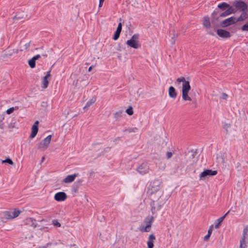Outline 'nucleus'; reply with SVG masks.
<instances>
[{
  "label": "nucleus",
  "instance_id": "f257e3e1",
  "mask_svg": "<svg viewBox=\"0 0 248 248\" xmlns=\"http://www.w3.org/2000/svg\"><path fill=\"white\" fill-rule=\"evenodd\" d=\"M158 197L153 196L151 198L152 202L151 203V212L153 215L156 216L157 213L159 211L163 205L165 203V200L160 196V193H158Z\"/></svg>",
  "mask_w": 248,
  "mask_h": 248
},
{
  "label": "nucleus",
  "instance_id": "f03ea898",
  "mask_svg": "<svg viewBox=\"0 0 248 248\" xmlns=\"http://www.w3.org/2000/svg\"><path fill=\"white\" fill-rule=\"evenodd\" d=\"M176 82L180 83H183L182 85V99L184 101H191V98L188 95V93L190 90L191 87L189 82L186 81L183 77L177 78Z\"/></svg>",
  "mask_w": 248,
  "mask_h": 248
},
{
  "label": "nucleus",
  "instance_id": "7ed1b4c3",
  "mask_svg": "<svg viewBox=\"0 0 248 248\" xmlns=\"http://www.w3.org/2000/svg\"><path fill=\"white\" fill-rule=\"evenodd\" d=\"M160 184L161 182L158 180H155L151 183L148 188L147 191V193L150 195L151 198H152L153 196L158 197V193H160V196H161V192L159 191Z\"/></svg>",
  "mask_w": 248,
  "mask_h": 248
},
{
  "label": "nucleus",
  "instance_id": "20e7f679",
  "mask_svg": "<svg viewBox=\"0 0 248 248\" xmlns=\"http://www.w3.org/2000/svg\"><path fill=\"white\" fill-rule=\"evenodd\" d=\"M139 35L138 34H134L130 39L128 40L126 44L130 47L135 49H138L140 47V45L139 43Z\"/></svg>",
  "mask_w": 248,
  "mask_h": 248
},
{
  "label": "nucleus",
  "instance_id": "39448f33",
  "mask_svg": "<svg viewBox=\"0 0 248 248\" xmlns=\"http://www.w3.org/2000/svg\"><path fill=\"white\" fill-rule=\"evenodd\" d=\"M154 220V215L151 217H147L143 221L144 223L146 224V226L141 228L140 231L142 232H149L151 231V228Z\"/></svg>",
  "mask_w": 248,
  "mask_h": 248
},
{
  "label": "nucleus",
  "instance_id": "423d86ee",
  "mask_svg": "<svg viewBox=\"0 0 248 248\" xmlns=\"http://www.w3.org/2000/svg\"><path fill=\"white\" fill-rule=\"evenodd\" d=\"M20 211L16 209H11L9 211H5L3 213V218L6 219H12L17 217Z\"/></svg>",
  "mask_w": 248,
  "mask_h": 248
},
{
  "label": "nucleus",
  "instance_id": "0eeeda50",
  "mask_svg": "<svg viewBox=\"0 0 248 248\" xmlns=\"http://www.w3.org/2000/svg\"><path fill=\"white\" fill-rule=\"evenodd\" d=\"M248 242V225L246 226L243 230V235L240 241L239 248H247V243Z\"/></svg>",
  "mask_w": 248,
  "mask_h": 248
},
{
  "label": "nucleus",
  "instance_id": "6e6552de",
  "mask_svg": "<svg viewBox=\"0 0 248 248\" xmlns=\"http://www.w3.org/2000/svg\"><path fill=\"white\" fill-rule=\"evenodd\" d=\"M149 166L147 162H143L137 168V171L140 174L143 175L149 172Z\"/></svg>",
  "mask_w": 248,
  "mask_h": 248
},
{
  "label": "nucleus",
  "instance_id": "1a4fd4ad",
  "mask_svg": "<svg viewBox=\"0 0 248 248\" xmlns=\"http://www.w3.org/2000/svg\"><path fill=\"white\" fill-rule=\"evenodd\" d=\"M217 170H206L202 172L200 175V180H204L209 176H214L217 174Z\"/></svg>",
  "mask_w": 248,
  "mask_h": 248
},
{
  "label": "nucleus",
  "instance_id": "9d476101",
  "mask_svg": "<svg viewBox=\"0 0 248 248\" xmlns=\"http://www.w3.org/2000/svg\"><path fill=\"white\" fill-rule=\"evenodd\" d=\"M234 6L237 10L242 12H245L248 9V5L245 2L242 0L236 1L234 2Z\"/></svg>",
  "mask_w": 248,
  "mask_h": 248
},
{
  "label": "nucleus",
  "instance_id": "9b49d317",
  "mask_svg": "<svg viewBox=\"0 0 248 248\" xmlns=\"http://www.w3.org/2000/svg\"><path fill=\"white\" fill-rule=\"evenodd\" d=\"M236 23H237L236 18L234 16H232L222 21L221 23V26L223 28H225L229 26L234 24Z\"/></svg>",
  "mask_w": 248,
  "mask_h": 248
},
{
  "label": "nucleus",
  "instance_id": "f8f14e48",
  "mask_svg": "<svg viewBox=\"0 0 248 248\" xmlns=\"http://www.w3.org/2000/svg\"><path fill=\"white\" fill-rule=\"evenodd\" d=\"M52 136L51 135H48L47 137H46L43 141L42 142L39 143L38 145V149H46L48 146L49 145L51 140Z\"/></svg>",
  "mask_w": 248,
  "mask_h": 248
},
{
  "label": "nucleus",
  "instance_id": "ddd939ff",
  "mask_svg": "<svg viewBox=\"0 0 248 248\" xmlns=\"http://www.w3.org/2000/svg\"><path fill=\"white\" fill-rule=\"evenodd\" d=\"M217 32L219 37L223 38H228L231 37L230 32L223 29H218Z\"/></svg>",
  "mask_w": 248,
  "mask_h": 248
},
{
  "label": "nucleus",
  "instance_id": "4468645a",
  "mask_svg": "<svg viewBox=\"0 0 248 248\" xmlns=\"http://www.w3.org/2000/svg\"><path fill=\"white\" fill-rule=\"evenodd\" d=\"M66 198V194L64 192H58L54 196L55 200L58 202L64 201Z\"/></svg>",
  "mask_w": 248,
  "mask_h": 248
},
{
  "label": "nucleus",
  "instance_id": "2eb2a0df",
  "mask_svg": "<svg viewBox=\"0 0 248 248\" xmlns=\"http://www.w3.org/2000/svg\"><path fill=\"white\" fill-rule=\"evenodd\" d=\"M38 124L39 122L38 121H36V122H35L33 125H32L31 127V132L30 135V138L31 139H33L37 135L38 131Z\"/></svg>",
  "mask_w": 248,
  "mask_h": 248
},
{
  "label": "nucleus",
  "instance_id": "dca6fc26",
  "mask_svg": "<svg viewBox=\"0 0 248 248\" xmlns=\"http://www.w3.org/2000/svg\"><path fill=\"white\" fill-rule=\"evenodd\" d=\"M223 11V12L219 14L220 17H226L231 14H234L235 13L236 10L233 7H230L229 9Z\"/></svg>",
  "mask_w": 248,
  "mask_h": 248
},
{
  "label": "nucleus",
  "instance_id": "f3484780",
  "mask_svg": "<svg viewBox=\"0 0 248 248\" xmlns=\"http://www.w3.org/2000/svg\"><path fill=\"white\" fill-rule=\"evenodd\" d=\"M25 224L35 228L36 227L37 224L36 220L33 218H28L25 220Z\"/></svg>",
  "mask_w": 248,
  "mask_h": 248
},
{
  "label": "nucleus",
  "instance_id": "a211bd4d",
  "mask_svg": "<svg viewBox=\"0 0 248 248\" xmlns=\"http://www.w3.org/2000/svg\"><path fill=\"white\" fill-rule=\"evenodd\" d=\"M155 239V237L154 234H151L148 237V240L147 242L148 248H153L154 245V242Z\"/></svg>",
  "mask_w": 248,
  "mask_h": 248
},
{
  "label": "nucleus",
  "instance_id": "6ab92c4d",
  "mask_svg": "<svg viewBox=\"0 0 248 248\" xmlns=\"http://www.w3.org/2000/svg\"><path fill=\"white\" fill-rule=\"evenodd\" d=\"M78 174L75 173L72 175H67L63 180V182L65 183H70L73 182L76 178V177L78 176Z\"/></svg>",
  "mask_w": 248,
  "mask_h": 248
},
{
  "label": "nucleus",
  "instance_id": "aec40b11",
  "mask_svg": "<svg viewBox=\"0 0 248 248\" xmlns=\"http://www.w3.org/2000/svg\"><path fill=\"white\" fill-rule=\"evenodd\" d=\"M217 7L221 11H225L227 10V9H229L230 7H232L231 6L230 4H228L227 3L223 2L218 4L217 5Z\"/></svg>",
  "mask_w": 248,
  "mask_h": 248
},
{
  "label": "nucleus",
  "instance_id": "412c9836",
  "mask_svg": "<svg viewBox=\"0 0 248 248\" xmlns=\"http://www.w3.org/2000/svg\"><path fill=\"white\" fill-rule=\"evenodd\" d=\"M169 95L170 97L173 98V99H174L176 97L177 93L176 92L175 88L173 87L170 86L169 87Z\"/></svg>",
  "mask_w": 248,
  "mask_h": 248
},
{
  "label": "nucleus",
  "instance_id": "4be33fe9",
  "mask_svg": "<svg viewBox=\"0 0 248 248\" xmlns=\"http://www.w3.org/2000/svg\"><path fill=\"white\" fill-rule=\"evenodd\" d=\"M96 98L95 96L92 97V98L87 102L86 105L83 108V109H85L90 107L96 101Z\"/></svg>",
  "mask_w": 248,
  "mask_h": 248
},
{
  "label": "nucleus",
  "instance_id": "5701e85b",
  "mask_svg": "<svg viewBox=\"0 0 248 248\" xmlns=\"http://www.w3.org/2000/svg\"><path fill=\"white\" fill-rule=\"evenodd\" d=\"M203 25L207 29H208L210 27L211 23L209 17H205L204 18Z\"/></svg>",
  "mask_w": 248,
  "mask_h": 248
},
{
  "label": "nucleus",
  "instance_id": "b1692460",
  "mask_svg": "<svg viewBox=\"0 0 248 248\" xmlns=\"http://www.w3.org/2000/svg\"><path fill=\"white\" fill-rule=\"evenodd\" d=\"M248 18V15L245 12H243L242 14L240 15V16L237 18L236 19V21L237 22L243 21L246 18Z\"/></svg>",
  "mask_w": 248,
  "mask_h": 248
},
{
  "label": "nucleus",
  "instance_id": "393cba45",
  "mask_svg": "<svg viewBox=\"0 0 248 248\" xmlns=\"http://www.w3.org/2000/svg\"><path fill=\"white\" fill-rule=\"evenodd\" d=\"M48 78H47L46 77H44L43 79H42V89H46L47 86H48V83H49V81L47 79Z\"/></svg>",
  "mask_w": 248,
  "mask_h": 248
},
{
  "label": "nucleus",
  "instance_id": "a878e982",
  "mask_svg": "<svg viewBox=\"0 0 248 248\" xmlns=\"http://www.w3.org/2000/svg\"><path fill=\"white\" fill-rule=\"evenodd\" d=\"M123 111L119 110L114 113V117L116 120H118L122 116Z\"/></svg>",
  "mask_w": 248,
  "mask_h": 248
},
{
  "label": "nucleus",
  "instance_id": "bb28decb",
  "mask_svg": "<svg viewBox=\"0 0 248 248\" xmlns=\"http://www.w3.org/2000/svg\"><path fill=\"white\" fill-rule=\"evenodd\" d=\"M178 37V34L175 33V31L173 32V36L171 37L170 42L172 45H174L175 43L176 40Z\"/></svg>",
  "mask_w": 248,
  "mask_h": 248
},
{
  "label": "nucleus",
  "instance_id": "cd10ccee",
  "mask_svg": "<svg viewBox=\"0 0 248 248\" xmlns=\"http://www.w3.org/2000/svg\"><path fill=\"white\" fill-rule=\"evenodd\" d=\"M35 60L32 58L28 61L29 64L31 68H33L35 67Z\"/></svg>",
  "mask_w": 248,
  "mask_h": 248
},
{
  "label": "nucleus",
  "instance_id": "c85d7f7f",
  "mask_svg": "<svg viewBox=\"0 0 248 248\" xmlns=\"http://www.w3.org/2000/svg\"><path fill=\"white\" fill-rule=\"evenodd\" d=\"M211 16L213 19L215 20H218L219 16V14L217 11H215L211 15Z\"/></svg>",
  "mask_w": 248,
  "mask_h": 248
},
{
  "label": "nucleus",
  "instance_id": "c756f323",
  "mask_svg": "<svg viewBox=\"0 0 248 248\" xmlns=\"http://www.w3.org/2000/svg\"><path fill=\"white\" fill-rule=\"evenodd\" d=\"M224 219V217H221L220 218H218L217 219V223L215 224V228L217 229L219 227V225L220 223L223 221Z\"/></svg>",
  "mask_w": 248,
  "mask_h": 248
},
{
  "label": "nucleus",
  "instance_id": "7c9ffc66",
  "mask_svg": "<svg viewBox=\"0 0 248 248\" xmlns=\"http://www.w3.org/2000/svg\"><path fill=\"white\" fill-rule=\"evenodd\" d=\"M2 163H7L10 165H13L14 164V162L13 161L9 158H6V159L5 160H3L2 161Z\"/></svg>",
  "mask_w": 248,
  "mask_h": 248
},
{
  "label": "nucleus",
  "instance_id": "2f4dec72",
  "mask_svg": "<svg viewBox=\"0 0 248 248\" xmlns=\"http://www.w3.org/2000/svg\"><path fill=\"white\" fill-rule=\"evenodd\" d=\"M120 33H121L120 32L116 31L115 32V33L114 34L113 39L114 40H117L119 38Z\"/></svg>",
  "mask_w": 248,
  "mask_h": 248
},
{
  "label": "nucleus",
  "instance_id": "473e14b6",
  "mask_svg": "<svg viewBox=\"0 0 248 248\" xmlns=\"http://www.w3.org/2000/svg\"><path fill=\"white\" fill-rule=\"evenodd\" d=\"M126 112L129 115L133 114V108L132 107H129L126 110Z\"/></svg>",
  "mask_w": 248,
  "mask_h": 248
},
{
  "label": "nucleus",
  "instance_id": "72a5a7b5",
  "mask_svg": "<svg viewBox=\"0 0 248 248\" xmlns=\"http://www.w3.org/2000/svg\"><path fill=\"white\" fill-rule=\"evenodd\" d=\"M18 109V107H15V108L12 107V108H9V109H8L6 110V113L8 114H10L11 113H12L15 109Z\"/></svg>",
  "mask_w": 248,
  "mask_h": 248
},
{
  "label": "nucleus",
  "instance_id": "f704fd0d",
  "mask_svg": "<svg viewBox=\"0 0 248 248\" xmlns=\"http://www.w3.org/2000/svg\"><path fill=\"white\" fill-rule=\"evenodd\" d=\"M228 97V95L227 93H223L220 97V98L222 99L227 100Z\"/></svg>",
  "mask_w": 248,
  "mask_h": 248
},
{
  "label": "nucleus",
  "instance_id": "c9c22d12",
  "mask_svg": "<svg viewBox=\"0 0 248 248\" xmlns=\"http://www.w3.org/2000/svg\"><path fill=\"white\" fill-rule=\"evenodd\" d=\"M241 29L243 31H248V23H247L243 25Z\"/></svg>",
  "mask_w": 248,
  "mask_h": 248
},
{
  "label": "nucleus",
  "instance_id": "e433bc0d",
  "mask_svg": "<svg viewBox=\"0 0 248 248\" xmlns=\"http://www.w3.org/2000/svg\"><path fill=\"white\" fill-rule=\"evenodd\" d=\"M53 224L54 225V226H56L57 227H60L61 226V224L60 223H59L57 220H53Z\"/></svg>",
  "mask_w": 248,
  "mask_h": 248
},
{
  "label": "nucleus",
  "instance_id": "4c0bfd02",
  "mask_svg": "<svg viewBox=\"0 0 248 248\" xmlns=\"http://www.w3.org/2000/svg\"><path fill=\"white\" fill-rule=\"evenodd\" d=\"M172 153L170 152H167L166 153V157L167 159H170L172 157Z\"/></svg>",
  "mask_w": 248,
  "mask_h": 248
},
{
  "label": "nucleus",
  "instance_id": "58836bf2",
  "mask_svg": "<svg viewBox=\"0 0 248 248\" xmlns=\"http://www.w3.org/2000/svg\"><path fill=\"white\" fill-rule=\"evenodd\" d=\"M122 23L120 22L118 24L116 31L121 32L122 31Z\"/></svg>",
  "mask_w": 248,
  "mask_h": 248
},
{
  "label": "nucleus",
  "instance_id": "ea45409f",
  "mask_svg": "<svg viewBox=\"0 0 248 248\" xmlns=\"http://www.w3.org/2000/svg\"><path fill=\"white\" fill-rule=\"evenodd\" d=\"M35 61L41 58V55L39 54L36 55L32 57Z\"/></svg>",
  "mask_w": 248,
  "mask_h": 248
},
{
  "label": "nucleus",
  "instance_id": "a19ab883",
  "mask_svg": "<svg viewBox=\"0 0 248 248\" xmlns=\"http://www.w3.org/2000/svg\"><path fill=\"white\" fill-rule=\"evenodd\" d=\"M210 237V234H207V235H206L204 237V241H207L209 237Z\"/></svg>",
  "mask_w": 248,
  "mask_h": 248
},
{
  "label": "nucleus",
  "instance_id": "79ce46f5",
  "mask_svg": "<svg viewBox=\"0 0 248 248\" xmlns=\"http://www.w3.org/2000/svg\"><path fill=\"white\" fill-rule=\"evenodd\" d=\"M104 1V0H99V7H101L102 6Z\"/></svg>",
  "mask_w": 248,
  "mask_h": 248
},
{
  "label": "nucleus",
  "instance_id": "37998d69",
  "mask_svg": "<svg viewBox=\"0 0 248 248\" xmlns=\"http://www.w3.org/2000/svg\"><path fill=\"white\" fill-rule=\"evenodd\" d=\"M212 227L211 226L209 229L208 230V234H210V235H211V233H212Z\"/></svg>",
  "mask_w": 248,
  "mask_h": 248
},
{
  "label": "nucleus",
  "instance_id": "c03bdc74",
  "mask_svg": "<svg viewBox=\"0 0 248 248\" xmlns=\"http://www.w3.org/2000/svg\"><path fill=\"white\" fill-rule=\"evenodd\" d=\"M50 76V71H49L47 72L46 75L45 76V77H46L47 78H48Z\"/></svg>",
  "mask_w": 248,
  "mask_h": 248
},
{
  "label": "nucleus",
  "instance_id": "a18cd8bd",
  "mask_svg": "<svg viewBox=\"0 0 248 248\" xmlns=\"http://www.w3.org/2000/svg\"><path fill=\"white\" fill-rule=\"evenodd\" d=\"M30 46V44L29 43H26L25 45V47H24V49H26Z\"/></svg>",
  "mask_w": 248,
  "mask_h": 248
},
{
  "label": "nucleus",
  "instance_id": "49530a36",
  "mask_svg": "<svg viewBox=\"0 0 248 248\" xmlns=\"http://www.w3.org/2000/svg\"><path fill=\"white\" fill-rule=\"evenodd\" d=\"M208 33H209L210 34H211V35H214V32H213V31H208Z\"/></svg>",
  "mask_w": 248,
  "mask_h": 248
},
{
  "label": "nucleus",
  "instance_id": "de8ad7c7",
  "mask_svg": "<svg viewBox=\"0 0 248 248\" xmlns=\"http://www.w3.org/2000/svg\"><path fill=\"white\" fill-rule=\"evenodd\" d=\"M230 127V124H226L225 125V127L224 128H229Z\"/></svg>",
  "mask_w": 248,
  "mask_h": 248
},
{
  "label": "nucleus",
  "instance_id": "09e8293b",
  "mask_svg": "<svg viewBox=\"0 0 248 248\" xmlns=\"http://www.w3.org/2000/svg\"><path fill=\"white\" fill-rule=\"evenodd\" d=\"M93 66L92 65L91 66L89 69H88V71L90 72L92 70V69H93Z\"/></svg>",
  "mask_w": 248,
  "mask_h": 248
},
{
  "label": "nucleus",
  "instance_id": "8fccbe9b",
  "mask_svg": "<svg viewBox=\"0 0 248 248\" xmlns=\"http://www.w3.org/2000/svg\"><path fill=\"white\" fill-rule=\"evenodd\" d=\"M229 212H230V211L227 212L223 217H224V218H225L226 217V216H227V215L229 213Z\"/></svg>",
  "mask_w": 248,
  "mask_h": 248
},
{
  "label": "nucleus",
  "instance_id": "3c124183",
  "mask_svg": "<svg viewBox=\"0 0 248 248\" xmlns=\"http://www.w3.org/2000/svg\"><path fill=\"white\" fill-rule=\"evenodd\" d=\"M45 159V156H43L42 158V159H41V162H43L44 161Z\"/></svg>",
  "mask_w": 248,
  "mask_h": 248
},
{
  "label": "nucleus",
  "instance_id": "603ef678",
  "mask_svg": "<svg viewBox=\"0 0 248 248\" xmlns=\"http://www.w3.org/2000/svg\"><path fill=\"white\" fill-rule=\"evenodd\" d=\"M42 56L43 57H47V54H43Z\"/></svg>",
  "mask_w": 248,
  "mask_h": 248
},
{
  "label": "nucleus",
  "instance_id": "864d4df0",
  "mask_svg": "<svg viewBox=\"0 0 248 248\" xmlns=\"http://www.w3.org/2000/svg\"><path fill=\"white\" fill-rule=\"evenodd\" d=\"M71 247H75V248H76V247H75L76 245H75V244H74V245H71Z\"/></svg>",
  "mask_w": 248,
  "mask_h": 248
},
{
  "label": "nucleus",
  "instance_id": "5fc2aeb1",
  "mask_svg": "<svg viewBox=\"0 0 248 248\" xmlns=\"http://www.w3.org/2000/svg\"><path fill=\"white\" fill-rule=\"evenodd\" d=\"M2 39V36L1 35H0V40H1Z\"/></svg>",
  "mask_w": 248,
  "mask_h": 248
},
{
  "label": "nucleus",
  "instance_id": "6e6d98bb",
  "mask_svg": "<svg viewBox=\"0 0 248 248\" xmlns=\"http://www.w3.org/2000/svg\"><path fill=\"white\" fill-rule=\"evenodd\" d=\"M239 166H240V163H238V167H239Z\"/></svg>",
  "mask_w": 248,
  "mask_h": 248
},
{
  "label": "nucleus",
  "instance_id": "4d7b16f0",
  "mask_svg": "<svg viewBox=\"0 0 248 248\" xmlns=\"http://www.w3.org/2000/svg\"><path fill=\"white\" fill-rule=\"evenodd\" d=\"M78 116V115H77V114H76V115H75L74 116V117H75V116Z\"/></svg>",
  "mask_w": 248,
  "mask_h": 248
}]
</instances>
